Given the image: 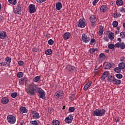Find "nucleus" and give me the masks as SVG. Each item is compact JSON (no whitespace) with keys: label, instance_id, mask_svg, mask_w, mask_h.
I'll use <instances>...</instances> for the list:
<instances>
[{"label":"nucleus","instance_id":"f257e3e1","mask_svg":"<svg viewBox=\"0 0 125 125\" xmlns=\"http://www.w3.org/2000/svg\"><path fill=\"white\" fill-rule=\"evenodd\" d=\"M25 91L27 94L31 95V96L36 95L38 92L40 98L43 100L46 98L45 92H44L42 88L38 87V85L35 84L34 83L29 84L25 89Z\"/></svg>","mask_w":125,"mask_h":125},{"label":"nucleus","instance_id":"f03ea898","mask_svg":"<svg viewBox=\"0 0 125 125\" xmlns=\"http://www.w3.org/2000/svg\"><path fill=\"white\" fill-rule=\"evenodd\" d=\"M105 109H100V108H99L94 110L92 114L94 117H102V116L105 115Z\"/></svg>","mask_w":125,"mask_h":125},{"label":"nucleus","instance_id":"7ed1b4c3","mask_svg":"<svg viewBox=\"0 0 125 125\" xmlns=\"http://www.w3.org/2000/svg\"><path fill=\"white\" fill-rule=\"evenodd\" d=\"M117 47L118 48H120L121 49H125V42H123L121 43L117 42L115 45L114 44H110L108 45V47L109 49H113L114 47Z\"/></svg>","mask_w":125,"mask_h":125},{"label":"nucleus","instance_id":"20e7f679","mask_svg":"<svg viewBox=\"0 0 125 125\" xmlns=\"http://www.w3.org/2000/svg\"><path fill=\"white\" fill-rule=\"evenodd\" d=\"M7 121L11 125L16 123V116L15 115H9L7 116Z\"/></svg>","mask_w":125,"mask_h":125},{"label":"nucleus","instance_id":"39448f33","mask_svg":"<svg viewBox=\"0 0 125 125\" xmlns=\"http://www.w3.org/2000/svg\"><path fill=\"white\" fill-rule=\"evenodd\" d=\"M21 7L22 5L20 4H17L16 8H14V13L15 14H21V12H22Z\"/></svg>","mask_w":125,"mask_h":125},{"label":"nucleus","instance_id":"423d86ee","mask_svg":"<svg viewBox=\"0 0 125 125\" xmlns=\"http://www.w3.org/2000/svg\"><path fill=\"white\" fill-rule=\"evenodd\" d=\"M28 11L32 14V13H35L37 11V9H36V5L30 4L28 6Z\"/></svg>","mask_w":125,"mask_h":125},{"label":"nucleus","instance_id":"0eeeda50","mask_svg":"<svg viewBox=\"0 0 125 125\" xmlns=\"http://www.w3.org/2000/svg\"><path fill=\"white\" fill-rule=\"evenodd\" d=\"M78 26L79 28H84L85 26V20L84 19H81L78 21Z\"/></svg>","mask_w":125,"mask_h":125},{"label":"nucleus","instance_id":"6e6552de","mask_svg":"<svg viewBox=\"0 0 125 125\" xmlns=\"http://www.w3.org/2000/svg\"><path fill=\"white\" fill-rule=\"evenodd\" d=\"M55 97L56 99H59L60 97L61 98L64 97V93L62 91H58L55 94Z\"/></svg>","mask_w":125,"mask_h":125},{"label":"nucleus","instance_id":"1a4fd4ad","mask_svg":"<svg viewBox=\"0 0 125 125\" xmlns=\"http://www.w3.org/2000/svg\"><path fill=\"white\" fill-rule=\"evenodd\" d=\"M73 120H74V116L73 115L70 114L65 119L64 122L66 124H71L73 122Z\"/></svg>","mask_w":125,"mask_h":125},{"label":"nucleus","instance_id":"9d476101","mask_svg":"<svg viewBox=\"0 0 125 125\" xmlns=\"http://www.w3.org/2000/svg\"><path fill=\"white\" fill-rule=\"evenodd\" d=\"M5 62H2L3 66H8L9 67L10 66V63H11V58L10 57H6L5 59Z\"/></svg>","mask_w":125,"mask_h":125},{"label":"nucleus","instance_id":"9b49d317","mask_svg":"<svg viewBox=\"0 0 125 125\" xmlns=\"http://www.w3.org/2000/svg\"><path fill=\"white\" fill-rule=\"evenodd\" d=\"M89 19L91 23V26L92 27L95 26V25H96L95 22L97 21V19H96V18L94 16H91Z\"/></svg>","mask_w":125,"mask_h":125},{"label":"nucleus","instance_id":"f8f14e48","mask_svg":"<svg viewBox=\"0 0 125 125\" xmlns=\"http://www.w3.org/2000/svg\"><path fill=\"white\" fill-rule=\"evenodd\" d=\"M7 34L6 32L0 31V39H1V40H4L5 39H7Z\"/></svg>","mask_w":125,"mask_h":125},{"label":"nucleus","instance_id":"ddd939ff","mask_svg":"<svg viewBox=\"0 0 125 125\" xmlns=\"http://www.w3.org/2000/svg\"><path fill=\"white\" fill-rule=\"evenodd\" d=\"M82 39L83 42L86 43L89 42V41H90V38L89 37H87V36L85 34H83L82 35Z\"/></svg>","mask_w":125,"mask_h":125},{"label":"nucleus","instance_id":"4468645a","mask_svg":"<svg viewBox=\"0 0 125 125\" xmlns=\"http://www.w3.org/2000/svg\"><path fill=\"white\" fill-rule=\"evenodd\" d=\"M111 67H112V64L110 62H105L104 63V67L105 70H109L111 69Z\"/></svg>","mask_w":125,"mask_h":125},{"label":"nucleus","instance_id":"2eb2a0df","mask_svg":"<svg viewBox=\"0 0 125 125\" xmlns=\"http://www.w3.org/2000/svg\"><path fill=\"white\" fill-rule=\"evenodd\" d=\"M110 74V72L109 71H105L104 72V73L102 74L101 76V80H104L106 78H108L109 77V75Z\"/></svg>","mask_w":125,"mask_h":125},{"label":"nucleus","instance_id":"dca6fc26","mask_svg":"<svg viewBox=\"0 0 125 125\" xmlns=\"http://www.w3.org/2000/svg\"><path fill=\"white\" fill-rule=\"evenodd\" d=\"M92 84V82L90 81L88 83H86L83 87V90L86 91V90H87L88 88H89L90 86H91V84Z\"/></svg>","mask_w":125,"mask_h":125},{"label":"nucleus","instance_id":"f3484780","mask_svg":"<svg viewBox=\"0 0 125 125\" xmlns=\"http://www.w3.org/2000/svg\"><path fill=\"white\" fill-rule=\"evenodd\" d=\"M66 68L67 71H69V72H72V71H74V70L76 69L75 66H72L70 64L66 65Z\"/></svg>","mask_w":125,"mask_h":125},{"label":"nucleus","instance_id":"a211bd4d","mask_svg":"<svg viewBox=\"0 0 125 125\" xmlns=\"http://www.w3.org/2000/svg\"><path fill=\"white\" fill-rule=\"evenodd\" d=\"M108 10V7L105 5H103L100 8L101 12H105Z\"/></svg>","mask_w":125,"mask_h":125},{"label":"nucleus","instance_id":"6ab92c4d","mask_svg":"<svg viewBox=\"0 0 125 125\" xmlns=\"http://www.w3.org/2000/svg\"><path fill=\"white\" fill-rule=\"evenodd\" d=\"M20 110L21 111L20 113L21 114H24L28 113V110H27V108L25 107L21 106Z\"/></svg>","mask_w":125,"mask_h":125},{"label":"nucleus","instance_id":"aec40b11","mask_svg":"<svg viewBox=\"0 0 125 125\" xmlns=\"http://www.w3.org/2000/svg\"><path fill=\"white\" fill-rule=\"evenodd\" d=\"M70 37H71V34L69 32L65 33L63 36V40H68Z\"/></svg>","mask_w":125,"mask_h":125},{"label":"nucleus","instance_id":"412c9836","mask_svg":"<svg viewBox=\"0 0 125 125\" xmlns=\"http://www.w3.org/2000/svg\"><path fill=\"white\" fill-rule=\"evenodd\" d=\"M1 102L2 104H7L9 102V99L7 97H4L1 100Z\"/></svg>","mask_w":125,"mask_h":125},{"label":"nucleus","instance_id":"4be33fe9","mask_svg":"<svg viewBox=\"0 0 125 125\" xmlns=\"http://www.w3.org/2000/svg\"><path fill=\"white\" fill-rule=\"evenodd\" d=\"M32 117L33 119H40V114L38 112H35V111H33L32 112Z\"/></svg>","mask_w":125,"mask_h":125},{"label":"nucleus","instance_id":"5701e85b","mask_svg":"<svg viewBox=\"0 0 125 125\" xmlns=\"http://www.w3.org/2000/svg\"><path fill=\"white\" fill-rule=\"evenodd\" d=\"M62 3L60 2H57L56 3V8L57 10H60L62 8Z\"/></svg>","mask_w":125,"mask_h":125},{"label":"nucleus","instance_id":"b1692460","mask_svg":"<svg viewBox=\"0 0 125 125\" xmlns=\"http://www.w3.org/2000/svg\"><path fill=\"white\" fill-rule=\"evenodd\" d=\"M115 80V76L113 75H109L107 77V81L110 83H113Z\"/></svg>","mask_w":125,"mask_h":125},{"label":"nucleus","instance_id":"393cba45","mask_svg":"<svg viewBox=\"0 0 125 125\" xmlns=\"http://www.w3.org/2000/svg\"><path fill=\"white\" fill-rule=\"evenodd\" d=\"M113 83H114V84H116V85H119L122 83V81H121V80L114 78V80L113 81Z\"/></svg>","mask_w":125,"mask_h":125},{"label":"nucleus","instance_id":"a878e982","mask_svg":"<svg viewBox=\"0 0 125 125\" xmlns=\"http://www.w3.org/2000/svg\"><path fill=\"white\" fill-rule=\"evenodd\" d=\"M118 67H119L121 70H124V69H125V62H120L118 65Z\"/></svg>","mask_w":125,"mask_h":125},{"label":"nucleus","instance_id":"bb28decb","mask_svg":"<svg viewBox=\"0 0 125 125\" xmlns=\"http://www.w3.org/2000/svg\"><path fill=\"white\" fill-rule=\"evenodd\" d=\"M108 37L110 41H113V40H114V38H115L114 33L111 32L109 35H108Z\"/></svg>","mask_w":125,"mask_h":125},{"label":"nucleus","instance_id":"cd10ccee","mask_svg":"<svg viewBox=\"0 0 125 125\" xmlns=\"http://www.w3.org/2000/svg\"><path fill=\"white\" fill-rule=\"evenodd\" d=\"M116 5L118 6H121L124 4V1L123 0H117L116 2Z\"/></svg>","mask_w":125,"mask_h":125},{"label":"nucleus","instance_id":"c85d7f7f","mask_svg":"<svg viewBox=\"0 0 125 125\" xmlns=\"http://www.w3.org/2000/svg\"><path fill=\"white\" fill-rule=\"evenodd\" d=\"M8 1L10 4H12L13 5H15L17 3V0H8Z\"/></svg>","mask_w":125,"mask_h":125},{"label":"nucleus","instance_id":"c756f323","mask_svg":"<svg viewBox=\"0 0 125 125\" xmlns=\"http://www.w3.org/2000/svg\"><path fill=\"white\" fill-rule=\"evenodd\" d=\"M40 80H41V76H38L35 77L33 79V81L35 83H38V82H39V81H40Z\"/></svg>","mask_w":125,"mask_h":125},{"label":"nucleus","instance_id":"7c9ffc66","mask_svg":"<svg viewBox=\"0 0 125 125\" xmlns=\"http://www.w3.org/2000/svg\"><path fill=\"white\" fill-rule=\"evenodd\" d=\"M103 32H104V28L102 26H101L100 27L99 36H102V35H103Z\"/></svg>","mask_w":125,"mask_h":125},{"label":"nucleus","instance_id":"2f4dec72","mask_svg":"<svg viewBox=\"0 0 125 125\" xmlns=\"http://www.w3.org/2000/svg\"><path fill=\"white\" fill-rule=\"evenodd\" d=\"M121 16H122V14L118 12L114 13L113 15L114 18H119V17H121Z\"/></svg>","mask_w":125,"mask_h":125},{"label":"nucleus","instance_id":"473e14b6","mask_svg":"<svg viewBox=\"0 0 125 125\" xmlns=\"http://www.w3.org/2000/svg\"><path fill=\"white\" fill-rule=\"evenodd\" d=\"M52 124L53 125H60V122L58 120H55L53 121Z\"/></svg>","mask_w":125,"mask_h":125},{"label":"nucleus","instance_id":"72a5a7b5","mask_svg":"<svg viewBox=\"0 0 125 125\" xmlns=\"http://www.w3.org/2000/svg\"><path fill=\"white\" fill-rule=\"evenodd\" d=\"M52 53V50H51V49H47L45 51V54L46 55H50V54H51Z\"/></svg>","mask_w":125,"mask_h":125},{"label":"nucleus","instance_id":"f704fd0d","mask_svg":"<svg viewBox=\"0 0 125 125\" xmlns=\"http://www.w3.org/2000/svg\"><path fill=\"white\" fill-rule=\"evenodd\" d=\"M30 124L33 125H39V123L36 120L30 121Z\"/></svg>","mask_w":125,"mask_h":125},{"label":"nucleus","instance_id":"c9c22d12","mask_svg":"<svg viewBox=\"0 0 125 125\" xmlns=\"http://www.w3.org/2000/svg\"><path fill=\"white\" fill-rule=\"evenodd\" d=\"M121 70H122L120 67H115L114 68V72H115V73H121Z\"/></svg>","mask_w":125,"mask_h":125},{"label":"nucleus","instance_id":"e433bc0d","mask_svg":"<svg viewBox=\"0 0 125 125\" xmlns=\"http://www.w3.org/2000/svg\"><path fill=\"white\" fill-rule=\"evenodd\" d=\"M115 76L117 79H123V75L121 73H118Z\"/></svg>","mask_w":125,"mask_h":125},{"label":"nucleus","instance_id":"4c0bfd02","mask_svg":"<svg viewBox=\"0 0 125 125\" xmlns=\"http://www.w3.org/2000/svg\"><path fill=\"white\" fill-rule=\"evenodd\" d=\"M112 25L113 27H118V25H119V22L117 21H115L113 22Z\"/></svg>","mask_w":125,"mask_h":125},{"label":"nucleus","instance_id":"58836bf2","mask_svg":"<svg viewBox=\"0 0 125 125\" xmlns=\"http://www.w3.org/2000/svg\"><path fill=\"white\" fill-rule=\"evenodd\" d=\"M23 75L24 74H23V72H20L18 73L17 77H18V78H22V77H23Z\"/></svg>","mask_w":125,"mask_h":125},{"label":"nucleus","instance_id":"ea45409f","mask_svg":"<svg viewBox=\"0 0 125 125\" xmlns=\"http://www.w3.org/2000/svg\"><path fill=\"white\" fill-rule=\"evenodd\" d=\"M69 112L70 113H73V112H75V107H70L68 109Z\"/></svg>","mask_w":125,"mask_h":125},{"label":"nucleus","instance_id":"a19ab883","mask_svg":"<svg viewBox=\"0 0 125 125\" xmlns=\"http://www.w3.org/2000/svg\"><path fill=\"white\" fill-rule=\"evenodd\" d=\"M89 52H90V54H93V53L95 52V49H94V48H90L89 50Z\"/></svg>","mask_w":125,"mask_h":125},{"label":"nucleus","instance_id":"79ce46f5","mask_svg":"<svg viewBox=\"0 0 125 125\" xmlns=\"http://www.w3.org/2000/svg\"><path fill=\"white\" fill-rule=\"evenodd\" d=\"M11 97H12V98H16V97H17V93L16 92L12 93L11 94Z\"/></svg>","mask_w":125,"mask_h":125},{"label":"nucleus","instance_id":"37998d69","mask_svg":"<svg viewBox=\"0 0 125 125\" xmlns=\"http://www.w3.org/2000/svg\"><path fill=\"white\" fill-rule=\"evenodd\" d=\"M48 44H49V45H52V44H53V43H54V42H53V40H52V39H50L48 41Z\"/></svg>","mask_w":125,"mask_h":125},{"label":"nucleus","instance_id":"c03bdc74","mask_svg":"<svg viewBox=\"0 0 125 125\" xmlns=\"http://www.w3.org/2000/svg\"><path fill=\"white\" fill-rule=\"evenodd\" d=\"M120 36H122L121 37L122 39H125V32L122 31L120 33Z\"/></svg>","mask_w":125,"mask_h":125},{"label":"nucleus","instance_id":"a18cd8bd","mask_svg":"<svg viewBox=\"0 0 125 125\" xmlns=\"http://www.w3.org/2000/svg\"><path fill=\"white\" fill-rule=\"evenodd\" d=\"M32 51L33 52H38L39 51V48L37 47H34L32 49Z\"/></svg>","mask_w":125,"mask_h":125},{"label":"nucleus","instance_id":"49530a36","mask_svg":"<svg viewBox=\"0 0 125 125\" xmlns=\"http://www.w3.org/2000/svg\"><path fill=\"white\" fill-rule=\"evenodd\" d=\"M94 42H95V39L92 38L90 42V44H91V45H92V43Z\"/></svg>","mask_w":125,"mask_h":125},{"label":"nucleus","instance_id":"de8ad7c7","mask_svg":"<svg viewBox=\"0 0 125 125\" xmlns=\"http://www.w3.org/2000/svg\"><path fill=\"white\" fill-rule=\"evenodd\" d=\"M18 64L19 65V66H23V65L24 64V62L22 61H20L18 62Z\"/></svg>","mask_w":125,"mask_h":125},{"label":"nucleus","instance_id":"09e8293b","mask_svg":"<svg viewBox=\"0 0 125 125\" xmlns=\"http://www.w3.org/2000/svg\"><path fill=\"white\" fill-rule=\"evenodd\" d=\"M38 3H42V2H44L46 0H36Z\"/></svg>","mask_w":125,"mask_h":125},{"label":"nucleus","instance_id":"8fccbe9b","mask_svg":"<svg viewBox=\"0 0 125 125\" xmlns=\"http://www.w3.org/2000/svg\"><path fill=\"white\" fill-rule=\"evenodd\" d=\"M120 61H121L122 62H124L125 63V56L122 57L120 59Z\"/></svg>","mask_w":125,"mask_h":125},{"label":"nucleus","instance_id":"3c124183","mask_svg":"<svg viewBox=\"0 0 125 125\" xmlns=\"http://www.w3.org/2000/svg\"><path fill=\"white\" fill-rule=\"evenodd\" d=\"M104 40L106 42H109V39L108 38V37H107V36L104 37Z\"/></svg>","mask_w":125,"mask_h":125},{"label":"nucleus","instance_id":"603ef678","mask_svg":"<svg viewBox=\"0 0 125 125\" xmlns=\"http://www.w3.org/2000/svg\"><path fill=\"white\" fill-rule=\"evenodd\" d=\"M98 2V1L97 0H94L93 1V5H96V3Z\"/></svg>","mask_w":125,"mask_h":125},{"label":"nucleus","instance_id":"864d4df0","mask_svg":"<svg viewBox=\"0 0 125 125\" xmlns=\"http://www.w3.org/2000/svg\"><path fill=\"white\" fill-rule=\"evenodd\" d=\"M21 79L23 82H24V83H26V82H27V78H22Z\"/></svg>","mask_w":125,"mask_h":125},{"label":"nucleus","instance_id":"5fc2aeb1","mask_svg":"<svg viewBox=\"0 0 125 125\" xmlns=\"http://www.w3.org/2000/svg\"><path fill=\"white\" fill-rule=\"evenodd\" d=\"M100 58H103V57H105V54H104V53H101L100 54Z\"/></svg>","mask_w":125,"mask_h":125},{"label":"nucleus","instance_id":"6e6d98bb","mask_svg":"<svg viewBox=\"0 0 125 125\" xmlns=\"http://www.w3.org/2000/svg\"><path fill=\"white\" fill-rule=\"evenodd\" d=\"M19 83H21V84H24V83H25V82L23 81L21 79L19 80Z\"/></svg>","mask_w":125,"mask_h":125},{"label":"nucleus","instance_id":"4d7b16f0","mask_svg":"<svg viewBox=\"0 0 125 125\" xmlns=\"http://www.w3.org/2000/svg\"><path fill=\"white\" fill-rule=\"evenodd\" d=\"M115 121L116 122V123H119L120 122V118H119V117L115 119Z\"/></svg>","mask_w":125,"mask_h":125},{"label":"nucleus","instance_id":"13d9d810","mask_svg":"<svg viewBox=\"0 0 125 125\" xmlns=\"http://www.w3.org/2000/svg\"><path fill=\"white\" fill-rule=\"evenodd\" d=\"M3 20V17L2 16H0V22H1Z\"/></svg>","mask_w":125,"mask_h":125},{"label":"nucleus","instance_id":"bf43d9fd","mask_svg":"<svg viewBox=\"0 0 125 125\" xmlns=\"http://www.w3.org/2000/svg\"><path fill=\"white\" fill-rule=\"evenodd\" d=\"M120 33V31L119 30H116L115 32V35H118V34H119Z\"/></svg>","mask_w":125,"mask_h":125},{"label":"nucleus","instance_id":"052dcab7","mask_svg":"<svg viewBox=\"0 0 125 125\" xmlns=\"http://www.w3.org/2000/svg\"><path fill=\"white\" fill-rule=\"evenodd\" d=\"M117 41H118V42H122V39H121V38H119L117 39Z\"/></svg>","mask_w":125,"mask_h":125},{"label":"nucleus","instance_id":"680f3d73","mask_svg":"<svg viewBox=\"0 0 125 125\" xmlns=\"http://www.w3.org/2000/svg\"><path fill=\"white\" fill-rule=\"evenodd\" d=\"M124 10H125V8L122 7L121 10H120V11H121V12H123L124 11Z\"/></svg>","mask_w":125,"mask_h":125},{"label":"nucleus","instance_id":"e2e57ef3","mask_svg":"<svg viewBox=\"0 0 125 125\" xmlns=\"http://www.w3.org/2000/svg\"><path fill=\"white\" fill-rule=\"evenodd\" d=\"M120 29H121V27H120V26H118V27H117V31H120Z\"/></svg>","mask_w":125,"mask_h":125},{"label":"nucleus","instance_id":"0e129e2a","mask_svg":"<svg viewBox=\"0 0 125 125\" xmlns=\"http://www.w3.org/2000/svg\"><path fill=\"white\" fill-rule=\"evenodd\" d=\"M75 97V95H72L70 97V98H74Z\"/></svg>","mask_w":125,"mask_h":125},{"label":"nucleus","instance_id":"69168bd1","mask_svg":"<svg viewBox=\"0 0 125 125\" xmlns=\"http://www.w3.org/2000/svg\"><path fill=\"white\" fill-rule=\"evenodd\" d=\"M1 66H3V63L2 62H0V67H1Z\"/></svg>","mask_w":125,"mask_h":125},{"label":"nucleus","instance_id":"338daca9","mask_svg":"<svg viewBox=\"0 0 125 125\" xmlns=\"http://www.w3.org/2000/svg\"><path fill=\"white\" fill-rule=\"evenodd\" d=\"M123 28H124V29H125V23L124 22L123 24Z\"/></svg>","mask_w":125,"mask_h":125},{"label":"nucleus","instance_id":"774afa93","mask_svg":"<svg viewBox=\"0 0 125 125\" xmlns=\"http://www.w3.org/2000/svg\"><path fill=\"white\" fill-rule=\"evenodd\" d=\"M95 51H98V48H94Z\"/></svg>","mask_w":125,"mask_h":125}]
</instances>
